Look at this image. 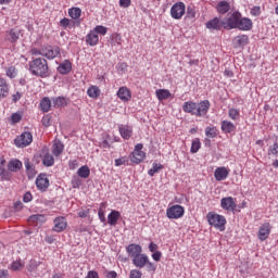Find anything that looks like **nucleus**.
<instances>
[{
	"label": "nucleus",
	"mask_w": 278,
	"mask_h": 278,
	"mask_svg": "<svg viewBox=\"0 0 278 278\" xmlns=\"http://www.w3.org/2000/svg\"><path fill=\"white\" fill-rule=\"evenodd\" d=\"M170 14L173 18H181L186 14V4L184 2L175 3L170 9Z\"/></svg>",
	"instance_id": "nucleus-8"
},
{
	"label": "nucleus",
	"mask_w": 278,
	"mask_h": 278,
	"mask_svg": "<svg viewBox=\"0 0 278 278\" xmlns=\"http://www.w3.org/2000/svg\"><path fill=\"white\" fill-rule=\"evenodd\" d=\"M33 141H34V136L31 135V132L25 131L14 140V143L20 149H25V147H29V144H31Z\"/></svg>",
	"instance_id": "nucleus-5"
},
{
	"label": "nucleus",
	"mask_w": 278,
	"mask_h": 278,
	"mask_svg": "<svg viewBox=\"0 0 278 278\" xmlns=\"http://www.w3.org/2000/svg\"><path fill=\"white\" fill-rule=\"evenodd\" d=\"M184 213H185L184 206L178 204L173 205L166 211L167 218H173V219L181 218V216H184Z\"/></svg>",
	"instance_id": "nucleus-7"
},
{
	"label": "nucleus",
	"mask_w": 278,
	"mask_h": 278,
	"mask_svg": "<svg viewBox=\"0 0 278 278\" xmlns=\"http://www.w3.org/2000/svg\"><path fill=\"white\" fill-rule=\"evenodd\" d=\"M88 214H90V210H84L81 208L79 212H78V216L79 218H86L88 216Z\"/></svg>",
	"instance_id": "nucleus-53"
},
{
	"label": "nucleus",
	"mask_w": 278,
	"mask_h": 278,
	"mask_svg": "<svg viewBox=\"0 0 278 278\" xmlns=\"http://www.w3.org/2000/svg\"><path fill=\"white\" fill-rule=\"evenodd\" d=\"M35 54L43 55V58H47L48 60H55V58L60 55V47L47 46L45 48H41L39 52H35Z\"/></svg>",
	"instance_id": "nucleus-4"
},
{
	"label": "nucleus",
	"mask_w": 278,
	"mask_h": 278,
	"mask_svg": "<svg viewBox=\"0 0 278 278\" xmlns=\"http://www.w3.org/2000/svg\"><path fill=\"white\" fill-rule=\"evenodd\" d=\"M93 31H96V34L99 36V34L101 36H105V34H108V27L105 26H102V25H99V26H96Z\"/></svg>",
	"instance_id": "nucleus-46"
},
{
	"label": "nucleus",
	"mask_w": 278,
	"mask_h": 278,
	"mask_svg": "<svg viewBox=\"0 0 278 278\" xmlns=\"http://www.w3.org/2000/svg\"><path fill=\"white\" fill-rule=\"evenodd\" d=\"M52 103L55 108H64L66 105V99L63 97L52 98Z\"/></svg>",
	"instance_id": "nucleus-37"
},
{
	"label": "nucleus",
	"mask_w": 278,
	"mask_h": 278,
	"mask_svg": "<svg viewBox=\"0 0 278 278\" xmlns=\"http://www.w3.org/2000/svg\"><path fill=\"white\" fill-rule=\"evenodd\" d=\"M162 168H164V166H162V164L153 163L152 168L149 169V172H148V175H150V177H153V175H155V173H160V170H162Z\"/></svg>",
	"instance_id": "nucleus-40"
},
{
	"label": "nucleus",
	"mask_w": 278,
	"mask_h": 278,
	"mask_svg": "<svg viewBox=\"0 0 278 278\" xmlns=\"http://www.w3.org/2000/svg\"><path fill=\"white\" fill-rule=\"evenodd\" d=\"M0 177H2V179H10V174H8V172H5V159L0 157Z\"/></svg>",
	"instance_id": "nucleus-34"
},
{
	"label": "nucleus",
	"mask_w": 278,
	"mask_h": 278,
	"mask_svg": "<svg viewBox=\"0 0 278 278\" xmlns=\"http://www.w3.org/2000/svg\"><path fill=\"white\" fill-rule=\"evenodd\" d=\"M25 268V263L21 261H14L11 264V270H23Z\"/></svg>",
	"instance_id": "nucleus-42"
},
{
	"label": "nucleus",
	"mask_w": 278,
	"mask_h": 278,
	"mask_svg": "<svg viewBox=\"0 0 278 278\" xmlns=\"http://www.w3.org/2000/svg\"><path fill=\"white\" fill-rule=\"evenodd\" d=\"M68 14L71 18L77 20L79 16H81V9L79 8H72L68 10Z\"/></svg>",
	"instance_id": "nucleus-39"
},
{
	"label": "nucleus",
	"mask_w": 278,
	"mask_h": 278,
	"mask_svg": "<svg viewBox=\"0 0 278 278\" xmlns=\"http://www.w3.org/2000/svg\"><path fill=\"white\" fill-rule=\"evenodd\" d=\"M199 149H201V141L199 139H195L192 141L191 144V153H198Z\"/></svg>",
	"instance_id": "nucleus-45"
},
{
	"label": "nucleus",
	"mask_w": 278,
	"mask_h": 278,
	"mask_svg": "<svg viewBox=\"0 0 278 278\" xmlns=\"http://www.w3.org/2000/svg\"><path fill=\"white\" fill-rule=\"evenodd\" d=\"M152 260H154V262H160V261L162 260V252L155 251V252L152 254Z\"/></svg>",
	"instance_id": "nucleus-52"
},
{
	"label": "nucleus",
	"mask_w": 278,
	"mask_h": 278,
	"mask_svg": "<svg viewBox=\"0 0 278 278\" xmlns=\"http://www.w3.org/2000/svg\"><path fill=\"white\" fill-rule=\"evenodd\" d=\"M78 177H81V179H88L90 177V167L87 165L81 166L77 172Z\"/></svg>",
	"instance_id": "nucleus-33"
},
{
	"label": "nucleus",
	"mask_w": 278,
	"mask_h": 278,
	"mask_svg": "<svg viewBox=\"0 0 278 278\" xmlns=\"http://www.w3.org/2000/svg\"><path fill=\"white\" fill-rule=\"evenodd\" d=\"M7 77H10V79H14V77H16L17 72H16V67L14 66H10L7 68L5 71Z\"/></svg>",
	"instance_id": "nucleus-44"
},
{
	"label": "nucleus",
	"mask_w": 278,
	"mask_h": 278,
	"mask_svg": "<svg viewBox=\"0 0 278 278\" xmlns=\"http://www.w3.org/2000/svg\"><path fill=\"white\" fill-rule=\"evenodd\" d=\"M251 14H252L253 16H260V14H261V9H260V7H254V8L251 10Z\"/></svg>",
	"instance_id": "nucleus-59"
},
{
	"label": "nucleus",
	"mask_w": 278,
	"mask_h": 278,
	"mask_svg": "<svg viewBox=\"0 0 278 278\" xmlns=\"http://www.w3.org/2000/svg\"><path fill=\"white\" fill-rule=\"evenodd\" d=\"M241 31H250V29H253V21L248 17H239V23H237V28Z\"/></svg>",
	"instance_id": "nucleus-10"
},
{
	"label": "nucleus",
	"mask_w": 278,
	"mask_h": 278,
	"mask_svg": "<svg viewBox=\"0 0 278 278\" xmlns=\"http://www.w3.org/2000/svg\"><path fill=\"white\" fill-rule=\"evenodd\" d=\"M205 136L207 138H216V136H217L216 127H206Z\"/></svg>",
	"instance_id": "nucleus-43"
},
{
	"label": "nucleus",
	"mask_w": 278,
	"mask_h": 278,
	"mask_svg": "<svg viewBox=\"0 0 278 278\" xmlns=\"http://www.w3.org/2000/svg\"><path fill=\"white\" fill-rule=\"evenodd\" d=\"M127 160L125 157L116 159L115 160V166H123Z\"/></svg>",
	"instance_id": "nucleus-60"
},
{
	"label": "nucleus",
	"mask_w": 278,
	"mask_h": 278,
	"mask_svg": "<svg viewBox=\"0 0 278 278\" xmlns=\"http://www.w3.org/2000/svg\"><path fill=\"white\" fill-rule=\"evenodd\" d=\"M23 167V163L18 160H11L8 164V169L11 173H18V169Z\"/></svg>",
	"instance_id": "nucleus-27"
},
{
	"label": "nucleus",
	"mask_w": 278,
	"mask_h": 278,
	"mask_svg": "<svg viewBox=\"0 0 278 278\" xmlns=\"http://www.w3.org/2000/svg\"><path fill=\"white\" fill-rule=\"evenodd\" d=\"M129 278H142V271L138 269L130 270Z\"/></svg>",
	"instance_id": "nucleus-49"
},
{
	"label": "nucleus",
	"mask_w": 278,
	"mask_h": 278,
	"mask_svg": "<svg viewBox=\"0 0 278 278\" xmlns=\"http://www.w3.org/2000/svg\"><path fill=\"white\" fill-rule=\"evenodd\" d=\"M86 278H99V274L97 271H89Z\"/></svg>",
	"instance_id": "nucleus-63"
},
{
	"label": "nucleus",
	"mask_w": 278,
	"mask_h": 278,
	"mask_svg": "<svg viewBox=\"0 0 278 278\" xmlns=\"http://www.w3.org/2000/svg\"><path fill=\"white\" fill-rule=\"evenodd\" d=\"M72 70H73V64L68 60H65L58 67V71L59 73H61V75H68V72Z\"/></svg>",
	"instance_id": "nucleus-20"
},
{
	"label": "nucleus",
	"mask_w": 278,
	"mask_h": 278,
	"mask_svg": "<svg viewBox=\"0 0 278 278\" xmlns=\"http://www.w3.org/2000/svg\"><path fill=\"white\" fill-rule=\"evenodd\" d=\"M87 93L88 97H90L91 99H97V97H99V94L101 93V90H99L97 86H93L87 90Z\"/></svg>",
	"instance_id": "nucleus-38"
},
{
	"label": "nucleus",
	"mask_w": 278,
	"mask_h": 278,
	"mask_svg": "<svg viewBox=\"0 0 278 278\" xmlns=\"http://www.w3.org/2000/svg\"><path fill=\"white\" fill-rule=\"evenodd\" d=\"M98 216H99L101 223H105V213L102 210H99Z\"/></svg>",
	"instance_id": "nucleus-62"
},
{
	"label": "nucleus",
	"mask_w": 278,
	"mask_h": 278,
	"mask_svg": "<svg viewBox=\"0 0 278 278\" xmlns=\"http://www.w3.org/2000/svg\"><path fill=\"white\" fill-rule=\"evenodd\" d=\"M21 38V29L12 28L9 33H7L5 40L9 42H16Z\"/></svg>",
	"instance_id": "nucleus-18"
},
{
	"label": "nucleus",
	"mask_w": 278,
	"mask_h": 278,
	"mask_svg": "<svg viewBox=\"0 0 278 278\" xmlns=\"http://www.w3.org/2000/svg\"><path fill=\"white\" fill-rule=\"evenodd\" d=\"M43 166H53L55 164V159L51 153H46L42 157Z\"/></svg>",
	"instance_id": "nucleus-35"
},
{
	"label": "nucleus",
	"mask_w": 278,
	"mask_h": 278,
	"mask_svg": "<svg viewBox=\"0 0 278 278\" xmlns=\"http://www.w3.org/2000/svg\"><path fill=\"white\" fill-rule=\"evenodd\" d=\"M147 157V153L144 151H134L131 162L135 164H140Z\"/></svg>",
	"instance_id": "nucleus-30"
},
{
	"label": "nucleus",
	"mask_w": 278,
	"mask_h": 278,
	"mask_svg": "<svg viewBox=\"0 0 278 278\" xmlns=\"http://www.w3.org/2000/svg\"><path fill=\"white\" fill-rule=\"evenodd\" d=\"M271 155H276L278 157V143H274V146L270 148Z\"/></svg>",
	"instance_id": "nucleus-57"
},
{
	"label": "nucleus",
	"mask_w": 278,
	"mask_h": 278,
	"mask_svg": "<svg viewBox=\"0 0 278 278\" xmlns=\"http://www.w3.org/2000/svg\"><path fill=\"white\" fill-rule=\"evenodd\" d=\"M36 186L41 192H45L49 188V178H47V175L40 174L36 179Z\"/></svg>",
	"instance_id": "nucleus-13"
},
{
	"label": "nucleus",
	"mask_w": 278,
	"mask_h": 278,
	"mask_svg": "<svg viewBox=\"0 0 278 278\" xmlns=\"http://www.w3.org/2000/svg\"><path fill=\"white\" fill-rule=\"evenodd\" d=\"M222 131H224V134H231V131H236V125L229 121H223Z\"/></svg>",
	"instance_id": "nucleus-31"
},
{
	"label": "nucleus",
	"mask_w": 278,
	"mask_h": 278,
	"mask_svg": "<svg viewBox=\"0 0 278 278\" xmlns=\"http://www.w3.org/2000/svg\"><path fill=\"white\" fill-rule=\"evenodd\" d=\"M64 151V143L62 141L56 140L52 146V153L55 155V157H59V155H62Z\"/></svg>",
	"instance_id": "nucleus-25"
},
{
	"label": "nucleus",
	"mask_w": 278,
	"mask_h": 278,
	"mask_svg": "<svg viewBox=\"0 0 278 278\" xmlns=\"http://www.w3.org/2000/svg\"><path fill=\"white\" fill-rule=\"evenodd\" d=\"M86 42L90 47H97V45H99V35L97 31L91 30L86 37Z\"/></svg>",
	"instance_id": "nucleus-19"
},
{
	"label": "nucleus",
	"mask_w": 278,
	"mask_h": 278,
	"mask_svg": "<svg viewBox=\"0 0 278 278\" xmlns=\"http://www.w3.org/2000/svg\"><path fill=\"white\" fill-rule=\"evenodd\" d=\"M116 277H117L116 271H109V273L106 274V278H116Z\"/></svg>",
	"instance_id": "nucleus-64"
},
{
	"label": "nucleus",
	"mask_w": 278,
	"mask_h": 278,
	"mask_svg": "<svg viewBox=\"0 0 278 278\" xmlns=\"http://www.w3.org/2000/svg\"><path fill=\"white\" fill-rule=\"evenodd\" d=\"M126 252L132 260L138 257L142 253V247L140 244L131 243L126 248Z\"/></svg>",
	"instance_id": "nucleus-12"
},
{
	"label": "nucleus",
	"mask_w": 278,
	"mask_h": 278,
	"mask_svg": "<svg viewBox=\"0 0 278 278\" xmlns=\"http://www.w3.org/2000/svg\"><path fill=\"white\" fill-rule=\"evenodd\" d=\"M144 267L147 268L148 273H155V270H157V265H155L154 263H151L149 258Z\"/></svg>",
	"instance_id": "nucleus-48"
},
{
	"label": "nucleus",
	"mask_w": 278,
	"mask_h": 278,
	"mask_svg": "<svg viewBox=\"0 0 278 278\" xmlns=\"http://www.w3.org/2000/svg\"><path fill=\"white\" fill-rule=\"evenodd\" d=\"M41 123L45 127H51V118L49 116H43Z\"/></svg>",
	"instance_id": "nucleus-54"
},
{
	"label": "nucleus",
	"mask_w": 278,
	"mask_h": 278,
	"mask_svg": "<svg viewBox=\"0 0 278 278\" xmlns=\"http://www.w3.org/2000/svg\"><path fill=\"white\" fill-rule=\"evenodd\" d=\"M10 94V85L5 78L0 77V100L5 99Z\"/></svg>",
	"instance_id": "nucleus-15"
},
{
	"label": "nucleus",
	"mask_w": 278,
	"mask_h": 278,
	"mask_svg": "<svg viewBox=\"0 0 278 278\" xmlns=\"http://www.w3.org/2000/svg\"><path fill=\"white\" fill-rule=\"evenodd\" d=\"M64 229H66V219L64 217H56L54 219L53 231L60 233L61 231H64Z\"/></svg>",
	"instance_id": "nucleus-17"
},
{
	"label": "nucleus",
	"mask_w": 278,
	"mask_h": 278,
	"mask_svg": "<svg viewBox=\"0 0 278 278\" xmlns=\"http://www.w3.org/2000/svg\"><path fill=\"white\" fill-rule=\"evenodd\" d=\"M229 167H217L214 172V177L216 179V181H225V179H227V177H229Z\"/></svg>",
	"instance_id": "nucleus-11"
},
{
	"label": "nucleus",
	"mask_w": 278,
	"mask_h": 278,
	"mask_svg": "<svg viewBox=\"0 0 278 278\" xmlns=\"http://www.w3.org/2000/svg\"><path fill=\"white\" fill-rule=\"evenodd\" d=\"M60 25H61V27H65L66 28V27H68L71 25V20L64 17V18H62L60 21Z\"/></svg>",
	"instance_id": "nucleus-55"
},
{
	"label": "nucleus",
	"mask_w": 278,
	"mask_h": 278,
	"mask_svg": "<svg viewBox=\"0 0 278 278\" xmlns=\"http://www.w3.org/2000/svg\"><path fill=\"white\" fill-rule=\"evenodd\" d=\"M239 47H244L249 42V37L247 35H240L235 38Z\"/></svg>",
	"instance_id": "nucleus-41"
},
{
	"label": "nucleus",
	"mask_w": 278,
	"mask_h": 278,
	"mask_svg": "<svg viewBox=\"0 0 278 278\" xmlns=\"http://www.w3.org/2000/svg\"><path fill=\"white\" fill-rule=\"evenodd\" d=\"M10 277V273L8 271V269H0V278H9Z\"/></svg>",
	"instance_id": "nucleus-61"
},
{
	"label": "nucleus",
	"mask_w": 278,
	"mask_h": 278,
	"mask_svg": "<svg viewBox=\"0 0 278 278\" xmlns=\"http://www.w3.org/2000/svg\"><path fill=\"white\" fill-rule=\"evenodd\" d=\"M187 16L188 18H194L197 16V12L194 11V7L187 8Z\"/></svg>",
	"instance_id": "nucleus-50"
},
{
	"label": "nucleus",
	"mask_w": 278,
	"mask_h": 278,
	"mask_svg": "<svg viewBox=\"0 0 278 278\" xmlns=\"http://www.w3.org/2000/svg\"><path fill=\"white\" fill-rule=\"evenodd\" d=\"M182 110L187 114H192V116H194V112H197V102H192V101L185 102L182 105Z\"/></svg>",
	"instance_id": "nucleus-23"
},
{
	"label": "nucleus",
	"mask_w": 278,
	"mask_h": 278,
	"mask_svg": "<svg viewBox=\"0 0 278 278\" xmlns=\"http://www.w3.org/2000/svg\"><path fill=\"white\" fill-rule=\"evenodd\" d=\"M117 97L121 101H129V99H131V91H129L127 87H122L117 91Z\"/></svg>",
	"instance_id": "nucleus-22"
},
{
	"label": "nucleus",
	"mask_w": 278,
	"mask_h": 278,
	"mask_svg": "<svg viewBox=\"0 0 278 278\" xmlns=\"http://www.w3.org/2000/svg\"><path fill=\"white\" fill-rule=\"evenodd\" d=\"M268 236H270V224L265 223L261 226V228L258 230V239L264 241L268 238Z\"/></svg>",
	"instance_id": "nucleus-16"
},
{
	"label": "nucleus",
	"mask_w": 278,
	"mask_h": 278,
	"mask_svg": "<svg viewBox=\"0 0 278 278\" xmlns=\"http://www.w3.org/2000/svg\"><path fill=\"white\" fill-rule=\"evenodd\" d=\"M33 197L30 192H26L23 197V201L24 203H29V201H31Z\"/></svg>",
	"instance_id": "nucleus-58"
},
{
	"label": "nucleus",
	"mask_w": 278,
	"mask_h": 278,
	"mask_svg": "<svg viewBox=\"0 0 278 278\" xmlns=\"http://www.w3.org/2000/svg\"><path fill=\"white\" fill-rule=\"evenodd\" d=\"M155 94L159 101H164L170 97V91L168 89H157Z\"/></svg>",
	"instance_id": "nucleus-32"
},
{
	"label": "nucleus",
	"mask_w": 278,
	"mask_h": 278,
	"mask_svg": "<svg viewBox=\"0 0 278 278\" xmlns=\"http://www.w3.org/2000/svg\"><path fill=\"white\" fill-rule=\"evenodd\" d=\"M228 114L229 118L232 121H238V118H240V112L237 109H230Z\"/></svg>",
	"instance_id": "nucleus-47"
},
{
	"label": "nucleus",
	"mask_w": 278,
	"mask_h": 278,
	"mask_svg": "<svg viewBox=\"0 0 278 278\" xmlns=\"http://www.w3.org/2000/svg\"><path fill=\"white\" fill-rule=\"evenodd\" d=\"M119 134L124 140H129L134 134V130L129 126H119Z\"/></svg>",
	"instance_id": "nucleus-26"
},
{
	"label": "nucleus",
	"mask_w": 278,
	"mask_h": 278,
	"mask_svg": "<svg viewBox=\"0 0 278 278\" xmlns=\"http://www.w3.org/2000/svg\"><path fill=\"white\" fill-rule=\"evenodd\" d=\"M240 18H242V14L238 11L228 14L226 20L222 21L224 29H236L238 27Z\"/></svg>",
	"instance_id": "nucleus-3"
},
{
	"label": "nucleus",
	"mask_w": 278,
	"mask_h": 278,
	"mask_svg": "<svg viewBox=\"0 0 278 278\" xmlns=\"http://www.w3.org/2000/svg\"><path fill=\"white\" fill-rule=\"evenodd\" d=\"M21 118H22V116L18 113H13L11 116L12 123H21Z\"/></svg>",
	"instance_id": "nucleus-51"
},
{
	"label": "nucleus",
	"mask_w": 278,
	"mask_h": 278,
	"mask_svg": "<svg viewBox=\"0 0 278 278\" xmlns=\"http://www.w3.org/2000/svg\"><path fill=\"white\" fill-rule=\"evenodd\" d=\"M29 71L36 77H49V63L42 58L34 59L29 62Z\"/></svg>",
	"instance_id": "nucleus-1"
},
{
	"label": "nucleus",
	"mask_w": 278,
	"mask_h": 278,
	"mask_svg": "<svg viewBox=\"0 0 278 278\" xmlns=\"http://www.w3.org/2000/svg\"><path fill=\"white\" fill-rule=\"evenodd\" d=\"M147 262H149V256L142 253L132 258V264L136 268H144V266H147Z\"/></svg>",
	"instance_id": "nucleus-14"
},
{
	"label": "nucleus",
	"mask_w": 278,
	"mask_h": 278,
	"mask_svg": "<svg viewBox=\"0 0 278 278\" xmlns=\"http://www.w3.org/2000/svg\"><path fill=\"white\" fill-rule=\"evenodd\" d=\"M40 108H41V111L49 112V110H51V99L43 98L40 102Z\"/></svg>",
	"instance_id": "nucleus-36"
},
{
	"label": "nucleus",
	"mask_w": 278,
	"mask_h": 278,
	"mask_svg": "<svg viewBox=\"0 0 278 278\" xmlns=\"http://www.w3.org/2000/svg\"><path fill=\"white\" fill-rule=\"evenodd\" d=\"M205 25L207 29L219 30L223 27V21L220 22L218 17H214L213 20L206 22Z\"/></svg>",
	"instance_id": "nucleus-21"
},
{
	"label": "nucleus",
	"mask_w": 278,
	"mask_h": 278,
	"mask_svg": "<svg viewBox=\"0 0 278 278\" xmlns=\"http://www.w3.org/2000/svg\"><path fill=\"white\" fill-rule=\"evenodd\" d=\"M118 218H121V212L113 211L108 215V223L111 227H115L116 223H118Z\"/></svg>",
	"instance_id": "nucleus-24"
},
{
	"label": "nucleus",
	"mask_w": 278,
	"mask_h": 278,
	"mask_svg": "<svg viewBox=\"0 0 278 278\" xmlns=\"http://www.w3.org/2000/svg\"><path fill=\"white\" fill-rule=\"evenodd\" d=\"M121 8H129L131 5V0H119Z\"/></svg>",
	"instance_id": "nucleus-56"
},
{
	"label": "nucleus",
	"mask_w": 278,
	"mask_h": 278,
	"mask_svg": "<svg viewBox=\"0 0 278 278\" xmlns=\"http://www.w3.org/2000/svg\"><path fill=\"white\" fill-rule=\"evenodd\" d=\"M212 104L210 103V100H203L199 103H195V112L194 116L203 117L207 115V112H210V108Z\"/></svg>",
	"instance_id": "nucleus-6"
},
{
	"label": "nucleus",
	"mask_w": 278,
	"mask_h": 278,
	"mask_svg": "<svg viewBox=\"0 0 278 278\" xmlns=\"http://www.w3.org/2000/svg\"><path fill=\"white\" fill-rule=\"evenodd\" d=\"M220 206L227 212H235L237 207L236 200L231 197L223 198L220 200Z\"/></svg>",
	"instance_id": "nucleus-9"
},
{
	"label": "nucleus",
	"mask_w": 278,
	"mask_h": 278,
	"mask_svg": "<svg viewBox=\"0 0 278 278\" xmlns=\"http://www.w3.org/2000/svg\"><path fill=\"white\" fill-rule=\"evenodd\" d=\"M206 218L208 220V224L212 225V227H215V229H218L219 231H225V225H227V219L225 218V216L208 213L206 215Z\"/></svg>",
	"instance_id": "nucleus-2"
},
{
	"label": "nucleus",
	"mask_w": 278,
	"mask_h": 278,
	"mask_svg": "<svg viewBox=\"0 0 278 278\" xmlns=\"http://www.w3.org/2000/svg\"><path fill=\"white\" fill-rule=\"evenodd\" d=\"M46 222H47V218L42 214H35L28 218V223H33L36 225H42V223H46Z\"/></svg>",
	"instance_id": "nucleus-29"
},
{
	"label": "nucleus",
	"mask_w": 278,
	"mask_h": 278,
	"mask_svg": "<svg viewBox=\"0 0 278 278\" xmlns=\"http://www.w3.org/2000/svg\"><path fill=\"white\" fill-rule=\"evenodd\" d=\"M216 10L219 14H227V12L231 10V5L227 1H220L218 2Z\"/></svg>",
	"instance_id": "nucleus-28"
}]
</instances>
